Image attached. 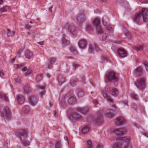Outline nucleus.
<instances>
[{
    "label": "nucleus",
    "instance_id": "f257e3e1",
    "mask_svg": "<svg viewBox=\"0 0 148 148\" xmlns=\"http://www.w3.org/2000/svg\"><path fill=\"white\" fill-rule=\"evenodd\" d=\"M130 138L128 136L119 137L116 138L117 144L114 143L112 145L113 148H132V145L129 143L130 140Z\"/></svg>",
    "mask_w": 148,
    "mask_h": 148
},
{
    "label": "nucleus",
    "instance_id": "f03ea898",
    "mask_svg": "<svg viewBox=\"0 0 148 148\" xmlns=\"http://www.w3.org/2000/svg\"><path fill=\"white\" fill-rule=\"evenodd\" d=\"M16 133L22 141L23 144L25 146L28 145L29 142L25 139L27 137V132L25 129H19L16 132Z\"/></svg>",
    "mask_w": 148,
    "mask_h": 148
},
{
    "label": "nucleus",
    "instance_id": "7ed1b4c3",
    "mask_svg": "<svg viewBox=\"0 0 148 148\" xmlns=\"http://www.w3.org/2000/svg\"><path fill=\"white\" fill-rule=\"evenodd\" d=\"M105 76L106 80L109 82L112 81L114 82H116L118 79L117 74L111 71L107 72Z\"/></svg>",
    "mask_w": 148,
    "mask_h": 148
},
{
    "label": "nucleus",
    "instance_id": "20e7f679",
    "mask_svg": "<svg viewBox=\"0 0 148 148\" xmlns=\"http://www.w3.org/2000/svg\"><path fill=\"white\" fill-rule=\"evenodd\" d=\"M87 12L85 11L80 12L77 15L76 20L79 23H82L87 20Z\"/></svg>",
    "mask_w": 148,
    "mask_h": 148
},
{
    "label": "nucleus",
    "instance_id": "39448f33",
    "mask_svg": "<svg viewBox=\"0 0 148 148\" xmlns=\"http://www.w3.org/2000/svg\"><path fill=\"white\" fill-rule=\"evenodd\" d=\"M135 84L137 87L140 90H143L145 87V78L144 77L139 78L136 83L135 82Z\"/></svg>",
    "mask_w": 148,
    "mask_h": 148
},
{
    "label": "nucleus",
    "instance_id": "423d86ee",
    "mask_svg": "<svg viewBox=\"0 0 148 148\" xmlns=\"http://www.w3.org/2000/svg\"><path fill=\"white\" fill-rule=\"evenodd\" d=\"M138 9L141 12L144 22H147L148 21V8L140 7Z\"/></svg>",
    "mask_w": 148,
    "mask_h": 148
},
{
    "label": "nucleus",
    "instance_id": "0eeeda50",
    "mask_svg": "<svg viewBox=\"0 0 148 148\" xmlns=\"http://www.w3.org/2000/svg\"><path fill=\"white\" fill-rule=\"evenodd\" d=\"M1 116L6 119H9L10 117L11 114L9 108L6 106L5 107L3 111L1 112Z\"/></svg>",
    "mask_w": 148,
    "mask_h": 148
},
{
    "label": "nucleus",
    "instance_id": "6e6552de",
    "mask_svg": "<svg viewBox=\"0 0 148 148\" xmlns=\"http://www.w3.org/2000/svg\"><path fill=\"white\" fill-rule=\"evenodd\" d=\"M113 132L117 135H123L127 132V130L124 127L115 128L113 130Z\"/></svg>",
    "mask_w": 148,
    "mask_h": 148
},
{
    "label": "nucleus",
    "instance_id": "1a4fd4ad",
    "mask_svg": "<svg viewBox=\"0 0 148 148\" xmlns=\"http://www.w3.org/2000/svg\"><path fill=\"white\" fill-rule=\"evenodd\" d=\"M82 118L81 115L76 112L72 113L70 116V119L73 121L80 120Z\"/></svg>",
    "mask_w": 148,
    "mask_h": 148
},
{
    "label": "nucleus",
    "instance_id": "9d476101",
    "mask_svg": "<svg viewBox=\"0 0 148 148\" xmlns=\"http://www.w3.org/2000/svg\"><path fill=\"white\" fill-rule=\"evenodd\" d=\"M66 28L68 29L69 32L73 36H75L77 35V32L75 27L73 25L67 24L66 25Z\"/></svg>",
    "mask_w": 148,
    "mask_h": 148
},
{
    "label": "nucleus",
    "instance_id": "9b49d317",
    "mask_svg": "<svg viewBox=\"0 0 148 148\" xmlns=\"http://www.w3.org/2000/svg\"><path fill=\"white\" fill-rule=\"evenodd\" d=\"M119 57L120 58H123L127 56V52L123 48H119L117 50Z\"/></svg>",
    "mask_w": 148,
    "mask_h": 148
},
{
    "label": "nucleus",
    "instance_id": "f8f14e48",
    "mask_svg": "<svg viewBox=\"0 0 148 148\" xmlns=\"http://www.w3.org/2000/svg\"><path fill=\"white\" fill-rule=\"evenodd\" d=\"M136 11L137 12L135 14L133 18L134 21L136 23L138 22L142 18V16L140 12L139 11L138 9H136Z\"/></svg>",
    "mask_w": 148,
    "mask_h": 148
},
{
    "label": "nucleus",
    "instance_id": "ddd939ff",
    "mask_svg": "<svg viewBox=\"0 0 148 148\" xmlns=\"http://www.w3.org/2000/svg\"><path fill=\"white\" fill-rule=\"evenodd\" d=\"M96 49L97 51L99 50L98 47L95 44H90L89 46V52L90 53H92L94 52L95 49Z\"/></svg>",
    "mask_w": 148,
    "mask_h": 148
},
{
    "label": "nucleus",
    "instance_id": "4468645a",
    "mask_svg": "<svg viewBox=\"0 0 148 148\" xmlns=\"http://www.w3.org/2000/svg\"><path fill=\"white\" fill-rule=\"evenodd\" d=\"M16 99L18 103L19 104H21L24 102V97L21 95H17L16 96Z\"/></svg>",
    "mask_w": 148,
    "mask_h": 148
},
{
    "label": "nucleus",
    "instance_id": "2eb2a0df",
    "mask_svg": "<svg viewBox=\"0 0 148 148\" xmlns=\"http://www.w3.org/2000/svg\"><path fill=\"white\" fill-rule=\"evenodd\" d=\"M78 45L80 48L84 49L86 47V41L85 40H81L79 42Z\"/></svg>",
    "mask_w": 148,
    "mask_h": 148
},
{
    "label": "nucleus",
    "instance_id": "dca6fc26",
    "mask_svg": "<svg viewBox=\"0 0 148 148\" xmlns=\"http://www.w3.org/2000/svg\"><path fill=\"white\" fill-rule=\"evenodd\" d=\"M107 90L108 91L110 92L113 96H115L118 94V91L115 88H108Z\"/></svg>",
    "mask_w": 148,
    "mask_h": 148
},
{
    "label": "nucleus",
    "instance_id": "f3484780",
    "mask_svg": "<svg viewBox=\"0 0 148 148\" xmlns=\"http://www.w3.org/2000/svg\"><path fill=\"white\" fill-rule=\"evenodd\" d=\"M103 118L101 114H99L96 118L93 121V123H99L103 121Z\"/></svg>",
    "mask_w": 148,
    "mask_h": 148
},
{
    "label": "nucleus",
    "instance_id": "a211bd4d",
    "mask_svg": "<svg viewBox=\"0 0 148 148\" xmlns=\"http://www.w3.org/2000/svg\"><path fill=\"white\" fill-rule=\"evenodd\" d=\"M125 122V120L122 117H118L116 119V124L117 125H121Z\"/></svg>",
    "mask_w": 148,
    "mask_h": 148
},
{
    "label": "nucleus",
    "instance_id": "6ab92c4d",
    "mask_svg": "<svg viewBox=\"0 0 148 148\" xmlns=\"http://www.w3.org/2000/svg\"><path fill=\"white\" fill-rule=\"evenodd\" d=\"M56 61V59L54 58H52L49 59V63L48 64L47 68L49 69L52 68V64L54 63Z\"/></svg>",
    "mask_w": 148,
    "mask_h": 148
},
{
    "label": "nucleus",
    "instance_id": "aec40b11",
    "mask_svg": "<svg viewBox=\"0 0 148 148\" xmlns=\"http://www.w3.org/2000/svg\"><path fill=\"white\" fill-rule=\"evenodd\" d=\"M66 35L64 34L63 35L62 41V45L63 47H65V46L69 44V41L66 39Z\"/></svg>",
    "mask_w": 148,
    "mask_h": 148
},
{
    "label": "nucleus",
    "instance_id": "412c9836",
    "mask_svg": "<svg viewBox=\"0 0 148 148\" xmlns=\"http://www.w3.org/2000/svg\"><path fill=\"white\" fill-rule=\"evenodd\" d=\"M92 23L95 27L100 25V22L99 18H96L92 20Z\"/></svg>",
    "mask_w": 148,
    "mask_h": 148
},
{
    "label": "nucleus",
    "instance_id": "4be33fe9",
    "mask_svg": "<svg viewBox=\"0 0 148 148\" xmlns=\"http://www.w3.org/2000/svg\"><path fill=\"white\" fill-rule=\"evenodd\" d=\"M112 112V109L107 110L105 112V115L108 118H112L114 116V114Z\"/></svg>",
    "mask_w": 148,
    "mask_h": 148
},
{
    "label": "nucleus",
    "instance_id": "5701e85b",
    "mask_svg": "<svg viewBox=\"0 0 148 148\" xmlns=\"http://www.w3.org/2000/svg\"><path fill=\"white\" fill-rule=\"evenodd\" d=\"M14 67L15 69H21L23 71H26L27 70V68L21 64H15Z\"/></svg>",
    "mask_w": 148,
    "mask_h": 148
},
{
    "label": "nucleus",
    "instance_id": "b1692460",
    "mask_svg": "<svg viewBox=\"0 0 148 148\" xmlns=\"http://www.w3.org/2000/svg\"><path fill=\"white\" fill-rule=\"evenodd\" d=\"M29 100L30 103L32 106L35 105L37 103V99L33 97H30L29 98Z\"/></svg>",
    "mask_w": 148,
    "mask_h": 148
},
{
    "label": "nucleus",
    "instance_id": "393cba45",
    "mask_svg": "<svg viewBox=\"0 0 148 148\" xmlns=\"http://www.w3.org/2000/svg\"><path fill=\"white\" fill-rule=\"evenodd\" d=\"M30 111L29 106L28 105H25L23 106L22 108V111L25 114L29 113Z\"/></svg>",
    "mask_w": 148,
    "mask_h": 148
},
{
    "label": "nucleus",
    "instance_id": "a878e982",
    "mask_svg": "<svg viewBox=\"0 0 148 148\" xmlns=\"http://www.w3.org/2000/svg\"><path fill=\"white\" fill-rule=\"evenodd\" d=\"M66 79L65 77L62 75H59L58 77V81L60 85H62L66 81Z\"/></svg>",
    "mask_w": 148,
    "mask_h": 148
},
{
    "label": "nucleus",
    "instance_id": "bb28decb",
    "mask_svg": "<svg viewBox=\"0 0 148 148\" xmlns=\"http://www.w3.org/2000/svg\"><path fill=\"white\" fill-rule=\"evenodd\" d=\"M103 24L105 26L107 30L110 32L113 31V29L111 27L110 25L109 24H108L106 22H104L102 19Z\"/></svg>",
    "mask_w": 148,
    "mask_h": 148
},
{
    "label": "nucleus",
    "instance_id": "cd10ccee",
    "mask_svg": "<svg viewBox=\"0 0 148 148\" xmlns=\"http://www.w3.org/2000/svg\"><path fill=\"white\" fill-rule=\"evenodd\" d=\"M25 56L26 58L29 59L33 57V54L29 50H26L25 52Z\"/></svg>",
    "mask_w": 148,
    "mask_h": 148
},
{
    "label": "nucleus",
    "instance_id": "c85d7f7f",
    "mask_svg": "<svg viewBox=\"0 0 148 148\" xmlns=\"http://www.w3.org/2000/svg\"><path fill=\"white\" fill-rule=\"evenodd\" d=\"M68 103L70 105L75 104L76 101L75 98L73 96L71 97L67 100Z\"/></svg>",
    "mask_w": 148,
    "mask_h": 148
},
{
    "label": "nucleus",
    "instance_id": "c756f323",
    "mask_svg": "<svg viewBox=\"0 0 148 148\" xmlns=\"http://www.w3.org/2000/svg\"><path fill=\"white\" fill-rule=\"evenodd\" d=\"M106 91H105L103 90H102V95L104 98H105L107 100L110 102H112V100L111 97L108 96L106 93Z\"/></svg>",
    "mask_w": 148,
    "mask_h": 148
},
{
    "label": "nucleus",
    "instance_id": "7c9ffc66",
    "mask_svg": "<svg viewBox=\"0 0 148 148\" xmlns=\"http://www.w3.org/2000/svg\"><path fill=\"white\" fill-rule=\"evenodd\" d=\"M101 60L103 63H106L110 62V60L108 58V56L105 55H103L101 58Z\"/></svg>",
    "mask_w": 148,
    "mask_h": 148
},
{
    "label": "nucleus",
    "instance_id": "2f4dec72",
    "mask_svg": "<svg viewBox=\"0 0 148 148\" xmlns=\"http://www.w3.org/2000/svg\"><path fill=\"white\" fill-rule=\"evenodd\" d=\"M90 128V125H87L84 126L82 129V131L83 133L86 134L88 132Z\"/></svg>",
    "mask_w": 148,
    "mask_h": 148
},
{
    "label": "nucleus",
    "instance_id": "473e14b6",
    "mask_svg": "<svg viewBox=\"0 0 148 148\" xmlns=\"http://www.w3.org/2000/svg\"><path fill=\"white\" fill-rule=\"evenodd\" d=\"M77 95L78 97H81L84 95V93L81 89H78L76 90Z\"/></svg>",
    "mask_w": 148,
    "mask_h": 148
},
{
    "label": "nucleus",
    "instance_id": "72a5a7b5",
    "mask_svg": "<svg viewBox=\"0 0 148 148\" xmlns=\"http://www.w3.org/2000/svg\"><path fill=\"white\" fill-rule=\"evenodd\" d=\"M143 72V69L141 67H137L135 71V73L136 75H139Z\"/></svg>",
    "mask_w": 148,
    "mask_h": 148
},
{
    "label": "nucleus",
    "instance_id": "f704fd0d",
    "mask_svg": "<svg viewBox=\"0 0 148 148\" xmlns=\"http://www.w3.org/2000/svg\"><path fill=\"white\" fill-rule=\"evenodd\" d=\"M70 51L74 55H76L78 54L76 48L75 47L71 46L70 48Z\"/></svg>",
    "mask_w": 148,
    "mask_h": 148
},
{
    "label": "nucleus",
    "instance_id": "c9c22d12",
    "mask_svg": "<svg viewBox=\"0 0 148 148\" xmlns=\"http://www.w3.org/2000/svg\"><path fill=\"white\" fill-rule=\"evenodd\" d=\"M37 90L40 91V90H44L45 89V86L44 84L41 85L37 84L36 86Z\"/></svg>",
    "mask_w": 148,
    "mask_h": 148
},
{
    "label": "nucleus",
    "instance_id": "e433bc0d",
    "mask_svg": "<svg viewBox=\"0 0 148 148\" xmlns=\"http://www.w3.org/2000/svg\"><path fill=\"white\" fill-rule=\"evenodd\" d=\"M0 98L3 99L5 101H8V97L3 93L0 92Z\"/></svg>",
    "mask_w": 148,
    "mask_h": 148
},
{
    "label": "nucleus",
    "instance_id": "4c0bfd02",
    "mask_svg": "<svg viewBox=\"0 0 148 148\" xmlns=\"http://www.w3.org/2000/svg\"><path fill=\"white\" fill-rule=\"evenodd\" d=\"M8 35L9 36H13L15 34V32L14 31H11L9 29H7Z\"/></svg>",
    "mask_w": 148,
    "mask_h": 148
},
{
    "label": "nucleus",
    "instance_id": "58836bf2",
    "mask_svg": "<svg viewBox=\"0 0 148 148\" xmlns=\"http://www.w3.org/2000/svg\"><path fill=\"white\" fill-rule=\"evenodd\" d=\"M96 30L97 32L99 34H102L103 33V31L100 26L97 27H95Z\"/></svg>",
    "mask_w": 148,
    "mask_h": 148
},
{
    "label": "nucleus",
    "instance_id": "ea45409f",
    "mask_svg": "<svg viewBox=\"0 0 148 148\" xmlns=\"http://www.w3.org/2000/svg\"><path fill=\"white\" fill-rule=\"evenodd\" d=\"M77 110L78 112L83 114H84L86 111V109L84 108H78L77 109Z\"/></svg>",
    "mask_w": 148,
    "mask_h": 148
},
{
    "label": "nucleus",
    "instance_id": "a19ab883",
    "mask_svg": "<svg viewBox=\"0 0 148 148\" xmlns=\"http://www.w3.org/2000/svg\"><path fill=\"white\" fill-rule=\"evenodd\" d=\"M23 90L24 93L27 94L29 91V88L28 86H24L23 88Z\"/></svg>",
    "mask_w": 148,
    "mask_h": 148
},
{
    "label": "nucleus",
    "instance_id": "79ce46f5",
    "mask_svg": "<svg viewBox=\"0 0 148 148\" xmlns=\"http://www.w3.org/2000/svg\"><path fill=\"white\" fill-rule=\"evenodd\" d=\"M42 79V75H37L36 78V80L37 83L39 82Z\"/></svg>",
    "mask_w": 148,
    "mask_h": 148
},
{
    "label": "nucleus",
    "instance_id": "37998d69",
    "mask_svg": "<svg viewBox=\"0 0 148 148\" xmlns=\"http://www.w3.org/2000/svg\"><path fill=\"white\" fill-rule=\"evenodd\" d=\"M131 97L134 99L137 100L138 99L137 95L134 93H132L131 94Z\"/></svg>",
    "mask_w": 148,
    "mask_h": 148
},
{
    "label": "nucleus",
    "instance_id": "c03bdc74",
    "mask_svg": "<svg viewBox=\"0 0 148 148\" xmlns=\"http://www.w3.org/2000/svg\"><path fill=\"white\" fill-rule=\"evenodd\" d=\"M143 49V47L142 45H140L135 48V49L137 51H142Z\"/></svg>",
    "mask_w": 148,
    "mask_h": 148
},
{
    "label": "nucleus",
    "instance_id": "a18cd8bd",
    "mask_svg": "<svg viewBox=\"0 0 148 148\" xmlns=\"http://www.w3.org/2000/svg\"><path fill=\"white\" fill-rule=\"evenodd\" d=\"M7 7L6 6H4L0 9V13H2L3 12L7 11Z\"/></svg>",
    "mask_w": 148,
    "mask_h": 148
},
{
    "label": "nucleus",
    "instance_id": "49530a36",
    "mask_svg": "<svg viewBox=\"0 0 148 148\" xmlns=\"http://www.w3.org/2000/svg\"><path fill=\"white\" fill-rule=\"evenodd\" d=\"M25 72V75L26 76H28L29 75L31 74V72H32V70L30 69H27V70L26 71H24Z\"/></svg>",
    "mask_w": 148,
    "mask_h": 148
},
{
    "label": "nucleus",
    "instance_id": "de8ad7c7",
    "mask_svg": "<svg viewBox=\"0 0 148 148\" xmlns=\"http://www.w3.org/2000/svg\"><path fill=\"white\" fill-rule=\"evenodd\" d=\"M61 147L60 142L57 141L55 146V148H60Z\"/></svg>",
    "mask_w": 148,
    "mask_h": 148
},
{
    "label": "nucleus",
    "instance_id": "09e8293b",
    "mask_svg": "<svg viewBox=\"0 0 148 148\" xmlns=\"http://www.w3.org/2000/svg\"><path fill=\"white\" fill-rule=\"evenodd\" d=\"M124 33L125 35L128 38H130L131 36V33L128 31L125 30L124 31Z\"/></svg>",
    "mask_w": 148,
    "mask_h": 148
},
{
    "label": "nucleus",
    "instance_id": "8fccbe9b",
    "mask_svg": "<svg viewBox=\"0 0 148 148\" xmlns=\"http://www.w3.org/2000/svg\"><path fill=\"white\" fill-rule=\"evenodd\" d=\"M70 83L72 86H74L76 84V82L73 79H71L70 81Z\"/></svg>",
    "mask_w": 148,
    "mask_h": 148
},
{
    "label": "nucleus",
    "instance_id": "3c124183",
    "mask_svg": "<svg viewBox=\"0 0 148 148\" xmlns=\"http://www.w3.org/2000/svg\"><path fill=\"white\" fill-rule=\"evenodd\" d=\"M87 148H91L92 147V145L91 142L90 141H88L87 142Z\"/></svg>",
    "mask_w": 148,
    "mask_h": 148
},
{
    "label": "nucleus",
    "instance_id": "603ef678",
    "mask_svg": "<svg viewBox=\"0 0 148 148\" xmlns=\"http://www.w3.org/2000/svg\"><path fill=\"white\" fill-rule=\"evenodd\" d=\"M143 64L144 66L146 68V70L147 71L148 70V63L147 62H143Z\"/></svg>",
    "mask_w": 148,
    "mask_h": 148
},
{
    "label": "nucleus",
    "instance_id": "864d4df0",
    "mask_svg": "<svg viewBox=\"0 0 148 148\" xmlns=\"http://www.w3.org/2000/svg\"><path fill=\"white\" fill-rule=\"evenodd\" d=\"M131 106L132 108L134 109V110H137V106L136 104L135 103H132L131 105Z\"/></svg>",
    "mask_w": 148,
    "mask_h": 148
},
{
    "label": "nucleus",
    "instance_id": "5fc2aeb1",
    "mask_svg": "<svg viewBox=\"0 0 148 148\" xmlns=\"http://www.w3.org/2000/svg\"><path fill=\"white\" fill-rule=\"evenodd\" d=\"M108 34H105L102 37V40L103 41H104L106 40V38Z\"/></svg>",
    "mask_w": 148,
    "mask_h": 148
},
{
    "label": "nucleus",
    "instance_id": "6e6d98bb",
    "mask_svg": "<svg viewBox=\"0 0 148 148\" xmlns=\"http://www.w3.org/2000/svg\"><path fill=\"white\" fill-rule=\"evenodd\" d=\"M32 27V26H31L28 25H25V28L27 29H29Z\"/></svg>",
    "mask_w": 148,
    "mask_h": 148
},
{
    "label": "nucleus",
    "instance_id": "4d7b16f0",
    "mask_svg": "<svg viewBox=\"0 0 148 148\" xmlns=\"http://www.w3.org/2000/svg\"><path fill=\"white\" fill-rule=\"evenodd\" d=\"M86 29L88 31H90L92 29V27L90 25H88L86 26Z\"/></svg>",
    "mask_w": 148,
    "mask_h": 148
},
{
    "label": "nucleus",
    "instance_id": "13d9d810",
    "mask_svg": "<svg viewBox=\"0 0 148 148\" xmlns=\"http://www.w3.org/2000/svg\"><path fill=\"white\" fill-rule=\"evenodd\" d=\"M73 68L75 69L79 67V65L76 63H73Z\"/></svg>",
    "mask_w": 148,
    "mask_h": 148
},
{
    "label": "nucleus",
    "instance_id": "bf43d9fd",
    "mask_svg": "<svg viewBox=\"0 0 148 148\" xmlns=\"http://www.w3.org/2000/svg\"><path fill=\"white\" fill-rule=\"evenodd\" d=\"M103 145L101 143H99L97 146V148H102Z\"/></svg>",
    "mask_w": 148,
    "mask_h": 148
},
{
    "label": "nucleus",
    "instance_id": "052dcab7",
    "mask_svg": "<svg viewBox=\"0 0 148 148\" xmlns=\"http://www.w3.org/2000/svg\"><path fill=\"white\" fill-rule=\"evenodd\" d=\"M93 103L95 105H96L98 104V101L97 100L95 99L93 101Z\"/></svg>",
    "mask_w": 148,
    "mask_h": 148
},
{
    "label": "nucleus",
    "instance_id": "680f3d73",
    "mask_svg": "<svg viewBox=\"0 0 148 148\" xmlns=\"http://www.w3.org/2000/svg\"><path fill=\"white\" fill-rule=\"evenodd\" d=\"M143 134L145 135L148 138V133L146 132H142Z\"/></svg>",
    "mask_w": 148,
    "mask_h": 148
},
{
    "label": "nucleus",
    "instance_id": "e2e57ef3",
    "mask_svg": "<svg viewBox=\"0 0 148 148\" xmlns=\"http://www.w3.org/2000/svg\"><path fill=\"white\" fill-rule=\"evenodd\" d=\"M139 1L142 3H147L148 0H139Z\"/></svg>",
    "mask_w": 148,
    "mask_h": 148
},
{
    "label": "nucleus",
    "instance_id": "0e129e2a",
    "mask_svg": "<svg viewBox=\"0 0 148 148\" xmlns=\"http://www.w3.org/2000/svg\"><path fill=\"white\" fill-rule=\"evenodd\" d=\"M20 79L19 78H17L15 80V81L18 83H20Z\"/></svg>",
    "mask_w": 148,
    "mask_h": 148
},
{
    "label": "nucleus",
    "instance_id": "69168bd1",
    "mask_svg": "<svg viewBox=\"0 0 148 148\" xmlns=\"http://www.w3.org/2000/svg\"><path fill=\"white\" fill-rule=\"evenodd\" d=\"M45 93V91H43L40 92V95L42 96L44 95Z\"/></svg>",
    "mask_w": 148,
    "mask_h": 148
},
{
    "label": "nucleus",
    "instance_id": "338daca9",
    "mask_svg": "<svg viewBox=\"0 0 148 148\" xmlns=\"http://www.w3.org/2000/svg\"><path fill=\"white\" fill-rule=\"evenodd\" d=\"M52 8L53 7H52V6H51L50 8H49V11L50 12H52Z\"/></svg>",
    "mask_w": 148,
    "mask_h": 148
},
{
    "label": "nucleus",
    "instance_id": "774afa93",
    "mask_svg": "<svg viewBox=\"0 0 148 148\" xmlns=\"http://www.w3.org/2000/svg\"><path fill=\"white\" fill-rule=\"evenodd\" d=\"M123 102L124 104L125 105H128V102L127 101L125 100L123 101Z\"/></svg>",
    "mask_w": 148,
    "mask_h": 148
}]
</instances>
